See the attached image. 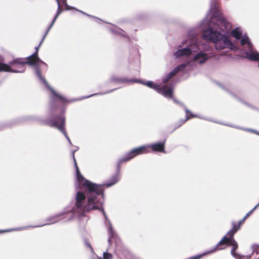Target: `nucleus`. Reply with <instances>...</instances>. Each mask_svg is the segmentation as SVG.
<instances>
[{
  "label": "nucleus",
  "instance_id": "obj_15",
  "mask_svg": "<svg viewBox=\"0 0 259 259\" xmlns=\"http://www.w3.org/2000/svg\"><path fill=\"white\" fill-rule=\"evenodd\" d=\"M186 117L185 119H181L179 121L178 124L177 125L176 127H175V129L177 128H178L180 127L182 125L184 124L187 120L190 119L192 117H193L194 116L193 114L189 112L188 111H186Z\"/></svg>",
  "mask_w": 259,
  "mask_h": 259
},
{
  "label": "nucleus",
  "instance_id": "obj_3",
  "mask_svg": "<svg viewBox=\"0 0 259 259\" xmlns=\"http://www.w3.org/2000/svg\"><path fill=\"white\" fill-rule=\"evenodd\" d=\"M150 152L149 150V146L147 145L142 146L137 148H134L128 153H127L125 156L118 161L117 164V167L118 170H119L120 166L122 163L126 162L133 159L135 157L143 154H146Z\"/></svg>",
  "mask_w": 259,
  "mask_h": 259
},
{
  "label": "nucleus",
  "instance_id": "obj_23",
  "mask_svg": "<svg viewBox=\"0 0 259 259\" xmlns=\"http://www.w3.org/2000/svg\"><path fill=\"white\" fill-rule=\"evenodd\" d=\"M8 64L0 62V72H5V71H8L9 69Z\"/></svg>",
  "mask_w": 259,
  "mask_h": 259
},
{
  "label": "nucleus",
  "instance_id": "obj_29",
  "mask_svg": "<svg viewBox=\"0 0 259 259\" xmlns=\"http://www.w3.org/2000/svg\"><path fill=\"white\" fill-rule=\"evenodd\" d=\"M112 255L111 253L104 252L103 253V259H112Z\"/></svg>",
  "mask_w": 259,
  "mask_h": 259
},
{
  "label": "nucleus",
  "instance_id": "obj_7",
  "mask_svg": "<svg viewBox=\"0 0 259 259\" xmlns=\"http://www.w3.org/2000/svg\"><path fill=\"white\" fill-rule=\"evenodd\" d=\"M243 223H241L240 221L238 223L232 222V228L227 233L220 241V244H223L224 242L228 243L231 241V238H233L234 234L240 229L241 226Z\"/></svg>",
  "mask_w": 259,
  "mask_h": 259
},
{
  "label": "nucleus",
  "instance_id": "obj_17",
  "mask_svg": "<svg viewBox=\"0 0 259 259\" xmlns=\"http://www.w3.org/2000/svg\"><path fill=\"white\" fill-rule=\"evenodd\" d=\"M176 74V72L174 69L172 71L168 73L166 77L163 79V82L164 83H166L173 76L175 75Z\"/></svg>",
  "mask_w": 259,
  "mask_h": 259
},
{
  "label": "nucleus",
  "instance_id": "obj_13",
  "mask_svg": "<svg viewBox=\"0 0 259 259\" xmlns=\"http://www.w3.org/2000/svg\"><path fill=\"white\" fill-rule=\"evenodd\" d=\"M110 82L116 83H126L129 82H137V80L133 79H128L125 77L113 76L110 78Z\"/></svg>",
  "mask_w": 259,
  "mask_h": 259
},
{
  "label": "nucleus",
  "instance_id": "obj_36",
  "mask_svg": "<svg viewBox=\"0 0 259 259\" xmlns=\"http://www.w3.org/2000/svg\"><path fill=\"white\" fill-rule=\"evenodd\" d=\"M257 250L259 251V247H258V248L257 249Z\"/></svg>",
  "mask_w": 259,
  "mask_h": 259
},
{
  "label": "nucleus",
  "instance_id": "obj_32",
  "mask_svg": "<svg viewBox=\"0 0 259 259\" xmlns=\"http://www.w3.org/2000/svg\"><path fill=\"white\" fill-rule=\"evenodd\" d=\"M57 2H58V12H57V13L58 12H59V11H60V13H61L62 10V9L61 8V6H60L59 0H57Z\"/></svg>",
  "mask_w": 259,
  "mask_h": 259
},
{
  "label": "nucleus",
  "instance_id": "obj_25",
  "mask_svg": "<svg viewBox=\"0 0 259 259\" xmlns=\"http://www.w3.org/2000/svg\"><path fill=\"white\" fill-rule=\"evenodd\" d=\"M186 67V65L184 63L182 64L179 66H178L176 68L174 69V70L177 73L178 72L180 71L184 70Z\"/></svg>",
  "mask_w": 259,
  "mask_h": 259
},
{
  "label": "nucleus",
  "instance_id": "obj_27",
  "mask_svg": "<svg viewBox=\"0 0 259 259\" xmlns=\"http://www.w3.org/2000/svg\"><path fill=\"white\" fill-rule=\"evenodd\" d=\"M60 11L58 12L56 14V15H55V16L54 17V19H53V21H52V23H51V25L50 26L49 28H48V30H47V32L46 33V34H45V36H44V37H45L46 36V35H47V34L48 32L50 30V29H51V28L52 27V25H53V24H54V22H55V21H56V20L57 18L58 17V15H59V14H60ZM44 39V38H42V40H41V41H43Z\"/></svg>",
  "mask_w": 259,
  "mask_h": 259
},
{
  "label": "nucleus",
  "instance_id": "obj_20",
  "mask_svg": "<svg viewBox=\"0 0 259 259\" xmlns=\"http://www.w3.org/2000/svg\"><path fill=\"white\" fill-rule=\"evenodd\" d=\"M259 206V205H258V204H256L255 207L252 209H251L250 211H249L245 215V217L240 221H241V223H244L245 220L253 212V211L257 208Z\"/></svg>",
  "mask_w": 259,
  "mask_h": 259
},
{
  "label": "nucleus",
  "instance_id": "obj_18",
  "mask_svg": "<svg viewBox=\"0 0 259 259\" xmlns=\"http://www.w3.org/2000/svg\"><path fill=\"white\" fill-rule=\"evenodd\" d=\"M118 181V175H116L112 178L111 183H107L106 184V186L107 187L111 186L113 185L114 184H115L116 183H117Z\"/></svg>",
  "mask_w": 259,
  "mask_h": 259
},
{
  "label": "nucleus",
  "instance_id": "obj_4",
  "mask_svg": "<svg viewBox=\"0 0 259 259\" xmlns=\"http://www.w3.org/2000/svg\"><path fill=\"white\" fill-rule=\"evenodd\" d=\"M45 124L51 127L58 128L68 139H69L65 129V118L63 114H61L59 116L53 117L47 119L45 122Z\"/></svg>",
  "mask_w": 259,
  "mask_h": 259
},
{
  "label": "nucleus",
  "instance_id": "obj_2",
  "mask_svg": "<svg viewBox=\"0 0 259 259\" xmlns=\"http://www.w3.org/2000/svg\"><path fill=\"white\" fill-rule=\"evenodd\" d=\"M217 21L216 24L211 27H209L203 34V38L214 44L217 50H221L225 48L234 50L235 47L234 44L229 40L225 35L222 34L218 31L220 30L222 32H228L231 26L227 20L221 15H217L214 17Z\"/></svg>",
  "mask_w": 259,
  "mask_h": 259
},
{
  "label": "nucleus",
  "instance_id": "obj_14",
  "mask_svg": "<svg viewBox=\"0 0 259 259\" xmlns=\"http://www.w3.org/2000/svg\"><path fill=\"white\" fill-rule=\"evenodd\" d=\"M207 59V54L202 53L197 54L194 57V61L200 60L199 61V64L204 63Z\"/></svg>",
  "mask_w": 259,
  "mask_h": 259
},
{
  "label": "nucleus",
  "instance_id": "obj_16",
  "mask_svg": "<svg viewBox=\"0 0 259 259\" xmlns=\"http://www.w3.org/2000/svg\"><path fill=\"white\" fill-rule=\"evenodd\" d=\"M232 35L237 39L241 38L242 33L238 28H236L232 30Z\"/></svg>",
  "mask_w": 259,
  "mask_h": 259
},
{
  "label": "nucleus",
  "instance_id": "obj_26",
  "mask_svg": "<svg viewBox=\"0 0 259 259\" xmlns=\"http://www.w3.org/2000/svg\"><path fill=\"white\" fill-rule=\"evenodd\" d=\"M60 11L58 12L56 14V15H55V16L54 17V19H53V21H52V23H51V25L50 26L49 28H48V30H47V32L46 33V34H45V36H44V37H45L46 36V35H47V34L48 32L50 30V29H51V28L52 27V25H53V24H54V22H55V21H56V20L57 18L58 17V15H59V14H60ZM44 39V38H42V40H41V41H43Z\"/></svg>",
  "mask_w": 259,
  "mask_h": 259
},
{
  "label": "nucleus",
  "instance_id": "obj_9",
  "mask_svg": "<svg viewBox=\"0 0 259 259\" xmlns=\"http://www.w3.org/2000/svg\"><path fill=\"white\" fill-rule=\"evenodd\" d=\"M24 59L26 64H28L30 66H35L39 64H42L45 66L46 69H47V64L40 59L38 57V55H37V53H34L29 57Z\"/></svg>",
  "mask_w": 259,
  "mask_h": 259
},
{
  "label": "nucleus",
  "instance_id": "obj_31",
  "mask_svg": "<svg viewBox=\"0 0 259 259\" xmlns=\"http://www.w3.org/2000/svg\"><path fill=\"white\" fill-rule=\"evenodd\" d=\"M35 72H36V74L37 75V76L41 79H43V77L41 75V71H40V70L39 69V68H37L36 69V71H35Z\"/></svg>",
  "mask_w": 259,
  "mask_h": 259
},
{
  "label": "nucleus",
  "instance_id": "obj_24",
  "mask_svg": "<svg viewBox=\"0 0 259 259\" xmlns=\"http://www.w3.org/2000/svg\"><path fill=\"white\" fill-rule=\"evenodd\" d=\"M186 67V65L184 63L182 64L179 66H178L176 68L174 69V70L177 73L178 72L180 71L184 70Z\"/></svg>",
  "mask_w": 259,
  "mask_h": 259
},
{
  "label": "nucleus",
  "instance_id": "obj_10",
  "mask_svg": "<svg viewBox=\"0 0 259 259\" xmlns=\"http://www.w3.org/2000/svg\"><path fill=\"white\" fill-rule=\"evenodd\" d=\"M165 140L148 146H149V150L151 149L153 152H165Z\"/></svg>",
  "mask_w": 259,
  "mask_h": 259
},
{
  "label": "nucleus",
  "instance_id": "obj_30",
  "mask_svg": "<svg viewBox=\"0 0 259 259\" xmlns=\"http://www.w3.org/2000/svg\"><path fill=\"white\" fill-rule=\"evenodd\" d=\"M146 84L149 88H152L154 89V87L155 85H159L158 84H154L153 82L151 81H149L146 82Z\"/></svg>",
  "mask_w": 259,
  "mask_h": 259
},
{
  "label": "nucleus",
  "instance_id": "obj_5",
  "mask_svg": "<svg viewBox=\"0 0 259 259\" xmlns=\"http://www.w3.org/2000/svg\"><path fill=\"white\" fill-rule=\"evenodd\" d=\"M240 41L242 46L247 45L248 51L245 52L247 58L251 61H259V53L253 50V45L249 41V37L244 35Z\"/></svg>",
  "mask_w": 259,
  "mask_h": 259
},
{
  "label": "nucleus",
  "instance_id": "obj_1",
  "mask_svg": "<svg viewBox=\"0 0 259 259\" xmlns=\"http://www.w3.org/2000/svg\"><path fill=\"white\" fill-rule=\"evenodd\" d=\"M74 153L75 151H72V154L76 168L77 179L80 188L84 189L88 197L86 202L84 193L78 191L75 196V210L80 213H87L93 210H101L103 214H105L102 208L103 201L101 200V198H103L104 189L101 185L91 182L81 175L75 158Z\"/></svg>",
  "mask_w": 259,
  "mask_h": 259
},
{
  "label": "nucleus",
  "instance_id": "obj_11",
  "mask_svg": "<svg viewBox=\"0 0 259 259\" xmlns=\"http://www.w3.org/2000/svg\"><path fill=\"white\" fill-rule=\"evenodd\" d=\"M53 97L52 98L51 100V105L53 106L55 104L57 103H64L67 102V100L61 95H59L57 93L53 92Z\"/></svg>",
  "mask_w": 259,
  "mask_h": 259
},
{
  "label": "nucleus",
  "instance_id": "obj_6",
  "mask_svg": "<svg viewBox=\"0 0 259 259\" xmlns=\"http://www.w3.org/2000/svg\"><path fill=\"white\" fill-rule=\"evenodd\" d=\"M8 65L9 69L5 72H22L25 70V62L24 58H17L13 60Z\"/></svg>",
  "mask_w": 259,
  "mask_h": 259
},
{
  "label": "nucleus",
  "instance_id": "obj_12",
  "mask_svg": "<svg viewBox=\"0 0 259 259\" xmlns=\"http://www.w3.org/2000/svg\"><path fill=\"white\" fill-rule=\"evenodd\" d=\"M192 53V51L190 49L188 48H184L182 50H179L176 51L174 55L177 57L179 58L183 56H189L191 55Z\"/></svg>",
  "mask_w": 259,
  "mask_h": 259
},
{
  "label": "nucleus",
  "instance_id": "obj_21",
  "mask_svg": "<svg viewBox=\"0 0 259 259\" xmlns=\"http://www.w3.org/2000/svg\"><path fill=\"white\" fill-rule=\"evenodd\" d=\"M259 206V205H258V204H256L255 207L252 209H251L250 211H249L245 215V217L240 221H241V223H244L245 220L253 212V211L257 208Z\"/></svg>",
  "mask_w": 259,
  "mask_h": 259
},
{
  "label": "nucleus",
  "instance_id": "obj_34",
  "mask_svg": "<svg viewBox=\"0 0 259 259\" xmlns=\"http://www.w3.org/2000/svg\"><path fill=\"white\" fill-rule=\"evenodd\" d=\"M86 244H87V246H88L89 248H92V246L90 243L87 242Z\"/></svg>",
  "mask_w": 259,
  "mask_h": 259
},
{
  "label": "nucleus",
  "instance_id": "obj_22",
  "mask_svg": "<svg viewBox=\"0 0 259 259\" xmlns=\"http://www.w3.org/2000/svg\"><path fill=\"white\" fill-rule=\"evenodd\" d=\"M259 206V205H258V204H256L255 207L252 209H251L250 211H249L245 215V217L240 221H241V223H244L245 220L253 212V211L257 208Z\"/></svg>",
  "mask_w": 259,
  "mask_h": 259
},
{
  "label": "nucleus",
  "instance_id": "obj_33",
  "mask_svg": "<svg viewBox=\"0 0 259 259\" xmlns=\"http://www.w3.org/2000/svg\"><path fill=\"white\" fill-rule=\"evenodd\" d=\"M41 43V42L40 43L38 47H35V51L34 53H37V55H38V49H39V47Z\"/></svg>",
  "mask_w": 259,
  "mask_h": 259
},
{
  "label": "nucleus",
  "instance_id": "obj_35",
  "mask_svg": "<svg viewBox=\"0 0 259 259\" xmlns=\"http://www.w3.org/2000/svg\"><path fill=\"white\" fill-rule=\"evenodd\" d=\"M4 231H0V233H2V232H4Z\"/></svg>",
  "mask_w": 259,
  "mask_h": 259
},
{
  "label": "nucleus",
  "instance_id": "obj_19",
  "mask_svg": "<svg viewBox=\"0 0 259 259\" xmlns=\"http://www.w3.org/2000/svg\"><path fill=\"white\" fill-rule=\"evenodd\" d=\"M60 215H56L54 216H52L51 217H50L48 219V221L49 222V224H51L55 223L58 221L59 220V217H60Z\"/></svg>",
  "mask_w": 259,
  "mask_h": 259
},
{
  "label": "nucleus",
  "instance_id": "obj_8",
  "mask_svg": "<svg viewBox=\"0 0 259 259\" xmlns=\"http://www.w3.org/2000/svg\"><path fill=\"white\" fill-rule=\"evenodd\" d=\"M154 90L157 92L161 93L165 97L171 99L173 98V88L170 85H155Z\"/></svg>",
  "mask_w": 259,
  "mask_h": 259
},
{
  "label": "nucleus",
  "instance_id": "obj_28",
  "mask_svg": "<svg viewBox=\"0 0 259 259\" xmlns=\"http://www.w3.org/2000/svg\"><path fill=\"white\" fill-rule=\"evenodd\" d=\"M60 11L58 12L56 14V15H55V16L54 17V19H53V21H52V23H51V25L50 26L49 28H48V30H47V32L46 33V34H45V36H44V37H45L46 36V35H47V34L48 32L50 30V29H51V28L52 27V25H53V24H54V22H55V21H56V20L57 18L58 17V15H59V14H60ZM44 39V38H42V40H41V41H43Z\"/></svg>",
  "mask_w": 259,
  "mask_h": 259
}]
</instances>
